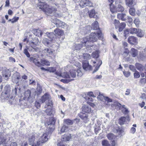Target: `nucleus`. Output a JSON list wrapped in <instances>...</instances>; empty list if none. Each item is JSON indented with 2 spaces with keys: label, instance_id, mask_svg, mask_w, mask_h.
I'll return each mask as SVG.
<instances>
[{
  "label": "nucleus",
  "instance_id": "1",
  "mask_svg": "<svg viewBox=\"0 0 146 146\" xmlns=\"http://www.w3.org/2000/svg\"><path fill=\"white\" fill-rule=\"evenodd\" d=\"M37 134L32 135L28 139V143L31 146H41L42 144L46 142L48 139L46 133L44 134L38 138L36 137Z\"/></svg>",
  "mask_w": 146,
  "mask_h": 146
},
{
  "label": "nucleus",
  "instance_id": "2",
  "mask_svg": "<svg viewBox=\"0 0 146 146\" xmlns=\"http://www.w3.org/2000/svg\"><path fill=\"white\" fill-rule=\"evenodd\" d=\"M39 2L38 4L37 7L41 9L47 15H49L56 11V8L54 7H50L46 3V1L54 2L55 0H38Z\"/></svg>",
  "mask_w": 146,
  "mask_h": 146
},
{
  "label": "nucleus",
  "instance_id": "3",
  "mask_svg": "<svg viewBox=\"0 0 146 146\" xmlns=\"http://www.w3.org/2000/svg\"><path fill=\"white\" fill-rule=\"evenodd\" d=\"M102 33L100 31L97 33H92L90 34L89 37L83 38L81 42L83 43H87L89 46H90L89 45L90 42H96L97 41L98 38L99 39H101L102 38Z\"/></svg>",
  "mask_w": 146,
  "mask_h": 146
},
{
  "label": "nucleus",
  "instance_id": "4",
  "mask_svg": "<svg viewBox=\"0 0 146 146\" xmlns=\"http://www.w3.org/2000/svg\"><path fill=\"white\" fill-rule=\"evenodd\" d=\"M41 100L42 103L45 102L46 105L45 106V108L48 106H52V103L51 100V98L50 95L47 93L45 94L41 98Z\"/></svg>",
  "mask_w": 146,
  "mask_h": 146
},
{
  "label": "nucleus",
  "instance_id": "5",
  "mask_svg": "<svg viewBox=\"0 0 146 146\" xmlns=\"http://www.w3.org/2000/svg\"><path fill=\"white\" fill-rule=\"evenodd\" d=\"M113 24L116 29L118 28L119 32L122 31L126 26V24L125 23H119V21L116 19H115L113 21Z\"/></svg>",
  "mask_w": 146,
  "mask_h": 146
},
{
  "label": "nucleus",
  "instance_id": "6",
  "mask_svg": "<svg viewBox=\"0 0 146 146\" xmlns=\"http://www.w3.org/2000/svg\"><path fill=\"white\" fill-rule=\"evenodd\" d=\"M99 28L98 23L97 21H96L92 24V27H91L90 26L88 25L84 27V30H87V31L85 33H88L90 32V30L92 29H93L94 30H97Z\"/></svg>",
  "mask_w": 146,
  "mask_h": 146
},
{
  "label": "nucleus",
  "instance_id": "7",
  "mask_svg": "<svg viewBox=\"0 0 146 146\" xmlns=\"http://www.w3.org/2000/svg\"><path fill=\"white\" fill-rule=\"evenodd\" d=\"M46 55L52 58H55L54 50L50 48H46L43 50Z\"/></svg>",
  "mask_w": 146,
  "mask_h": 146
},
{
  "label": "nucleus",
  "instance_id": "8",
  "mask_svg": "<svg viewBox=\"0 0 146 146\" xmlns=\"http://www.w3.org/2000/svg\"><path fill=\"white\" fill-rule=\"evenodd\" d=\"M10 92V88L8 86H5L4 87V90L2 94V95L5 99L9 98Z\"/></svg>",
  "mask_w": 146,
  "mask_h": 146
},
{
  "label": "nucleus",
  "instance_id": "9",
  "mask_svg": "<svg viewBox=\"0 0 146 146\" xmlns=\"http://www.w3.org/2000/svg\"><path fill=\"white\" fill-rule=\"evenodd\" d=\"M76 72L78 73V76H81L82 75V73L80 70H77ZM69 74L70 78H75L76 76V71L75 70L73 69H71L69 72Z\"/></svg>",
  "mask_w": 146,
  "mask_h": 146
},
{
  "label": "nucleus",
  "instance_id": "10",
  "mask_svg": "<svg viewBox=\"0 0 146 146\" xmlns=\"http://www.w3.org/2000/svg\"><path fill=\"white\" fill-rule=\"evenodd\" d=\"M2 74L3 77H5L6 80L8 79V78L11 76L10 72L9 70L5 68H3Z\"/></svg>",
  "mask_w": 146,
  "mask_h": 146
},
{
  "label": "nucleus",
  "instance_id": "11",
  "mask_svg": "<svg viewBox=\"0 0 146 146\" xmlns=\"http://www.w3.org/2000/svg\"><path fill=\"white\" fill-rule=\"evenodd\" d=\"M73 138V135L71 134H65L61 137V140L63 141H69Z\"/></svg>",
  "mask_w": 146,
  "mask_h": 146
},
{
  "label": "nucleus",
  "instance_id": "12",
  "mask_svg": "<svg viewBox=\"0 0 146 146\" xmlns=\"http://www.w3.org/2000/svg\"><path fill=\"white\" fill-rule=\"evenodd\" d=\"M82 66L83 69L86 71L89 70L91 68V66H90L87 61H84L82 63Z\"/></svg>",
  "mask_w": 146,
  "mask_h": 146
},
{
  "label": "nucleus",
  "instance_id": "13",
  "mask_svg": "<svg viewBox=\"0 0 146 146\" xmlns=\"http://www.w3.org/2000/svg\"><path fill=\"white\" fill-rule=\"evenodd\" d=\"M56 23H55L57 27L64 28L66 27L67 25L64 22L60 21L58 19H56Z\"/></svg>",
  "mask_w": 146,
  "mask_h": 146
},
{
  "label": "nucleus",
  "instance_id": "14",
  "mask_svg": "<svg viewBox=\"0 0 146 146\" xmlns=\"http://www.w3.org/2000/svg\"><path fill=\"white\" fill-rule=\"evenodd\" d=\"M82 39H82L81 41V42L82 43L81 44H76L75 45V48L76 50H79L82 48L83 46H86L87 47V48H88V47H87V46H89L87 44V43H85L84 42V43H83L82 42H81V41H82Z\"/></svg>",
  "mask_w": 146,
  "mask_h": 146
},
{
  "label": "nucleus",
  "instance_id": "15",
  "mask_svg": "<svg viewBox=\"0 0 146 146\" xmlns=\"http://www.w3.org/2000/svg\"><path fill=\"white\" fill-rule=\"evenodd\" d=\"M30 60L31 61L33 62L35 65L38 67L42 66V64L38 61V60L34 57H31L30 58Z\"/></svg>",
  "mask_w": 146,
  "mask_h": 146
},
{
  "label": "nucleus",
  "instance_id": "16",
  "mask_svg": "<svg viewBox=\"0 0 146 146\" xmlns=\"http://www.w3.org/2000/svg\"><path fill=\"white\" fill-rule=\"evenodd\" d=\"M82 109L83 112L88 113L90 112L91 110L90 106L88 105H84L82 107Z\"/></svg>",
  "mask_w": 146,
  "mask_h": 146
},
{
  "label": "nucleus",
  "instance_id": "17",
  "mask_svg": "<svg viewBox=\"0 0 146 146\" xmlns=\"http://www.w3.org/2000/svg\"><path fill=\"white\" fill-rule=\"evenodd\" d=\"M127 17L125 14L119 13L117 15V18L121 20L122 21H125Z\"/></svg>",
  "mask_w": 146,
  "mask_h": 146
},
{
  "label": "nucleus",
  "instance_id": "18",
  "mask_svg": "<svg viewBox=\"0 0 146 146\" xmlns=\"http://www.w3.org/2000/svg\"><path fill=\"white\" fill-rule=\"evenodd\" d=\"M38 43L37 42H35L33 41H31L29 42V44L32 48L35 51H37L38 50L39 48L36 47L35 46L37 45Z\"/></svg>",
  "mask_w": 146,
  "mask_h": 146
},
{
  "label": "nucleus",
  "instance_id": "19",
  "mask_svg": "<svg viewBox=\"0 0 146 146\" xmlns=\"http://www.w3.org/2000/svg\"><path fill=\"white\" fill-rule=\"evenodd\" d=\"M55 35L58 36H61L64 34L63 31L58 28H57L54 31Z\"/></svg>",
  "mask_w": 146,
  "mask_h": 146
},
{
  "label": "nucleus",
  "instance_id": "20",
  "mask_svg": "<svg viewBox=\"0 0 146 146\" xmlns=\"http://www.w3.org/2000/svg\"><path fill=\"white\" fill-rule=\"evenodd\" d=\"M114 106L117 109L119 110L121 109L122 108H124L125 106L124 105H121L120 104L117 102H114V104L112 105L111 106L112 107H113Z\"/></svg>",
  "mask_w": 146,
  "mask_h": 146
},
{
  "label": "nucleus",
  "instance_id": "21",
  "mask_svg": "<svg viewBox=\"0 0 146 146\" xmlns=\"http://www.w3.org/2000/svg\"><path fill=\"white\" fill-rule=\"evenodd\" d=\"M126 5L129 7L133 6L135 5L134 0H125Z\"/></svg>",
  "mask_w": 146,
  "mask_h": 146
},
{
  "label": "nucleus",
  "instance_id": "22",
  "mask_svg": "<svg viewBox=\"0 0 146 146\" xmlns=\"http://www.w3.org/2000/svg\"><path fill=\"white\" fill-rule=\"evenodd\" d=\"M128 41L131 44H133L134 43L137 42V39L136 38L133 36H131L129 37L128 39Z\"/></svg>",
  "mask_w": 146,
  "mask_h": 146
},
{
  "label": "nucleus",
  "instance_id": "23",
  "mask_svg": "<svg viewBox=\"0 0 146 146\" xmlns=\"http://www.w3.org/2000/svg\"><path fill=\"white\" fill-rule=\"evenodd\" d=\"M40 62L41 64H42V66H44V65L46 66H50V62L44 59H41Z\"/></svg>",
  "mask_w": 146,
  "mask_h": 146
},
{
  "label": "nucleus",
  "instance_id": "24",
  "mask_svg": "<svg viewBox=\"0 0 146 146\" xmlns=\"http://www.w3.org/2000/svg\"><path fill=\"white\" fill-rule=\"evenodd\" d=\"M74 121H73L69 119H64V124L67 125H72Z\"/></svg>",
  "mask_w": 146,
  "mask_h": 146
},
{
  "label": "nucleus",
  "instance_id": "25",
  "mask_svg": "<svg viewBox=\"0 0 146 146\" xmlns=\"http://www.w3.org/2000/svg\"><path fill=\"white\" fill-rule=\"evenodd\" d=\"M31 91L28 90L25 92V98H27V100L29 101L31 98Z\"/></svg>",
  "mask_w": 146,
  "mask_h": 146
},
{
  "label": "nucleus",
  "instance_id": "26",
  "mask_svg": "<svg viewBox=\"0 0 146 146\" xmlns=\"http://www.w3.org/2000/svg\"><path fill=\"white\" fill-rule=\"evenodd\" d=\"M137 69L140 71H142L144 68V66L141 64L139 63H136L135 64Z\"/></svg>",
  "mask_w": 146,
  "mask_h": 146
},
{
  "label": "nucleus",
  "instance_id": "27",
  "mask_svg": "<svg viewBox=\"0 0 146 146\" xmlns=\"http://www.w3.org/2000/svg\"><path fill=\"white\" fill-rule=\"evenodd\" d=\"M55 119L53 117L51 118L50 119L48 123V125H50L51 126H53L55 123Z\"/></svg>",
  "mask_w": 146,
  "mask_h": 146
},
{
  "label": "nucleus",
  "instance_id": "28",
  "mask_svg": "<svg viewBox=\"0 0 146 146\" xmlns=\"http://www.w3.org/2000/svg\"><path fill=\"white\" fill-rule=\"evenodd\" d=\"M46 34L47 36L51 40H52L53 39L55 36V34L52 32L49 33L47 32L46 33Z\"/></svg>",
  "mask_w": 146,
  "mask_h": 146
},
{
  "label": "nucleus",
  "instance_id": "29",
  "mask_svg": "<svg viewBox=\"0 0 146 146\" xmlns=\"http://www.w3.org/2000/svg\"><path fill=\"white\" fill-rule=\"evenodd\" d=\"M127 119L128 118L126 117H121L119 119V124L120 125L123 124Z\"/></svg>",
  "mask_w": 146,
  "mask_h": 146
},
{
  "label": "nucleus",
  "instance_id": "30",
  "mask_svg": "<svg viewBox=\"0 0 146 146\" xmlns=\"http://www.w3.org/2000/svg\"><path fill=\"white\" fill-rule=\"evenodd\" d=\"M131 55L133 57H136L137 54L138 52L137 50L134 48H132L130 51Z\"/></svg>",
  "mask_w": 146,
  "mask_h": 146
},
{
  "label": "nucleus",
  "instance_id": "31",
  "mask_svg": "<svg viewBox=\"0 0 146 146\" xmlns=\"http://www.w3.org/2000/svg\"><path fill=\"white\" fill-rule=\"evenodd\" d=\"M107 137L109 140H113L115 139L116 136L112 133H109L107 135Z\"/></svg>",
  "mask_w": 146,
  "mask_h": 146
},
{
  "label": "nucleus",
  "instance_id": "32",
  "mask_svg": "<svg viewBox=\"0 0 146 146\" xmlns=\"http://www.w3.org/2000/svg\"><path fill=\"white\" fill-rule=\"evenodd\" d=\"M110 9L112 13H113L116 12V8L115 7L112 3H111L110 4Z\"/></svg>",
  "mask_w": 146,
  "mask_h": 146
},
{
  "label": "nucleus",
  "instance_id": "33",
  "mask_svg": "<svg viewBox=\"0 0 146 146\" xmlns=\"http://www.w3.org/2000/svg\"><path fill=\"white\" fill-rule=\"evenodd\" d=\"M89 16L90 17L96 18L95 13L94 9H92L91 11L88 12Z\"/></svg>",
  "mask_w": 146,
  "mask_h": 146
},
{
  "label": "nucleus",
  "instance_id": "34",
  "mask_svg": "<svg viewBox=\"0 0 146 146\" xmlns=\"http://www.w3.org/2000/svg\"><path fill=\"white\" fill-rule=\"evenodd\" d=\"M61 75L62 77L64 78H70V76L69 74V73L67 72H64L62 73Z\"/></svg>",
  "mask_w": 146,
  "mask_h": 146
},
{
  "label": "nucleus",
  "instance_id": "35",
  "mask_svg": "<svg viewBox=\"0 0 146 146\" xmlns=\"http://www.w3.org/2000/svg\"><path fill=\"white\" fill-rule=\"evenodd\" d=\"M12 92L13 94L17 95L20 92V88L18 87H15L14 89L12 90Z\"/></svg>",
  "mask_w": 146,
  "mask_h": 146
},
{
  "label": "nucleus",
  "instance_id": "36",
  "mask_svg": "<svg viewBox=\"0 0 146 146\" xmlns=\"http://www.w3.org/2000/svg\"><path fill=\"white\" fill-rule=\"evenodd\" d=\"M99 51L96 50L93 52L92 55V57L94 58H97L99 56Z\"/></svg>",
  "mask_w": 146,
  "mask_h": 146
},
{
  "label": "nucleus",
  "instance_id": "37",
  "mask_svg": "<svg viewBox=\"0 0 146 146\" xmlns=\"http://www.w3.org/2000/svg\"><path fill=\"white\" fill-rule=\"evenodd\" d=\"M50 42V41L46 38H44L42 41V43L46 46L49 45Z\"/></svg>",
  "mask_w": 146,
  "mask_h": 146
},
{
  "label": "nucleus",
  "instance_id": "38",
  "mask_svg": "<svg viewBox=\"0 0 146 146\" xmlns=\"http://www.w3.org/2000/svg\"><path fill=\"white\" fill-rule=\"evenodd\" d=\"M68 126L64 124L61 129V131L62 132H66L68 131Z\"/></svg>",
  "mask_w": 146,
  "mask_h": 146
},
{
  "label": "nucleus",
  "instance_id": "39",
  "mask_svg": "<svg viewBox=\"0 0 146 146\" xmlns=\"http://www.w3.org/2000/svg\"><path fill=\"white\" fill-rule=\"evenodd\" d=\"M87 0H82L79 1L80 5L82 8L85 7L86 3Z\"/></svg>",
  "mask_w": 146,
  "mask_h": 146
},
{
  "label": "nucleus",
  "instance_id": "40",
  "mask_svg": "<svg viewBox=\"0 0 146 146\" xmlns=\"http://www.w3.org/2000/svg\"><path fill=\"white\" fill-rule=\"evenodd\" d=\"M81 114H80V117L84 120L85 123H86L88 121V116L86 115H82Z\"/></svg>",
  "mask_w": 146,
  "mask_h": 146
},
{
  "label": "nucleus",
  "instance_id": "41",
  "mask_svg": "<svg viewBox=\"0 0 146 146\" xmlns=\"http://www.w3.org/2000/svg\"><path fill=\"white\" fill-rule=\"evenodd\" d=\"M116 9V12L117 11L122 12L124 10L123 7L121 5H118Z\"/></svg>",
  "mask_w": 146,
  "mask_h": 146
},
{
  "label": "nucleus",
  "instance_id": "42",
  "mask_svg": "<svg viewBox=\"0 0 146 146\" xmlns=\"http://www.w3.org/2000/svg\"><path fill=\"white\" fill-rule=\"evenodd\" d=\"M137 31L136 28H131L129 29V33L131 34H136Z\"/></svg>",
  "mask_w": 146,
  "mask_h": 146
},
{
  "label": "nucleus",
  "instance_id": "43",
  "mask_svg": "<svg viewBox=\"0 0 146 146\" xmlns=\"http://www.w3.org/2000/svg\"><path fill=\"white\" fill-rule=\"evenodd\" d=\"M83 57L84 59L87 60L90 59L91 58L90 55L87 53H84L83 54Z\"/></svg>",
  "mask_w": 146,
  "mask_h": 146
},
{
  "label": "nucleus",
  "instance_id": "44",
  "mask_svg": "<svg viewBox=\"0 0 146 146\" xmlns=\"http://www.w3.org/2000/svg\"><path fill=\"white\" fill-rule=\"evenodd\" d=\"M102 145L103 146H110L109 142L106 140H104L102 141Z\"/></svg>",
  "mask_w": 146,
  "mask_h": 146
},
{
  "label": "nucleus",
  "instance_id": "45",
  "mask_svg": "<svg viewBox=\"0 0 146 146\" xmlns=\"http://www.w3.org/2000/svg\"><path fill=\"white\" fill-rule=\"evenodd\" d=\"M103 96V98H104V99L106 101H107L108 102H111L112 101V99H110L108 98V97H105L103 95L101 94L99 92V94L98 95L99 96Z\"/></svg>",
  "mask_w": 146,
  "mask_h": 146
},
{
  "label": "nucleus",
  "instance_id": "46",
  "mask_svg": "<svg viewBox=\"0 0 146 146\" xmlns=\"http://www.w3.org/2000/svg\"><path fill=\"white\" fill-rule=\"evenodd\" d=\"M129 13L131 15L134 16L135 15V9L133 8H130L129 10Z\"/></svg>",
  "mask_w": 146,
  "mask_h": 146
},
{
  "label": "nucleus",
  "instance_id": "47",
  "mask_svg": "<svg viewBox=\"0 0 146 146\" xmlns=\"http://www.w3.org/2000/svg\"><path fill=\"white\" fill-rule=\"evenodd\" d=\"M116 131L117 133L119 136H121L124 134V131L121 129H117Z\"/></svg>",
  "mask_w": 146,
  "mask_h": 146
},
{
  "label": "nucleus",
  "instance_id": "48",
  "mask_svg": "<svg viewBox=\"0 0 146 146\" xmlns=\"http://www.w3.org/2000/svg\"><path fill=\"white\" fill-rule=\"evenodd\" d=\"M137 33V35L139 37H141L144 36V34L141 29H138Z\"/></svg>",
  "mask_w": 146,
  "mask_h": 146
},
{
  "label": "nucleus",
  "instance_id": "49",
  "mask_svg": "<svg viewBox=\"0 0 146 146\" xmlns=\"http://www.w3.org/2000/svg\"><path fill=\"white\" fill-rule=\"evenodd\" d=\"M129 52V50L127 49H125L124 51L123 55L124 57H125L127 56Z\"/></svg>",
  "mask_w": 146,
  "mask_h": 146
},
{
  "label": "nucleus",
  "instance_id": "50",
  "mask_svg": "<svg viewBox=\"0 0 146 146\" xmlns=\"http://www.w3.org/2000/svg\"><path fill=\"white\" fill-rule=\"evenodd\" d=\"M99 63L100 64V65H98L96 66L94 70L93 71V73H94L98 70L100 66L102 63V61L101 60H100L99 61Z\"/></svg>",
  "mask_w": 146,
  "mask_h": 146
},
{
  "label": "nucleus",
  "instance_id": "51",
  "mask_svg": "<svg viewBox=\"0 0 146 146\" xmlns=\"http://www.w3.org/2000/svg\"><path fill=\"white\" fill-rule=\"evenodd\" d=\"M134 76L135 78H137L140 77V75L139 72L137 71H135V72L134 74Z\"/></svg>",
  "mask_w": 146,
  "mask_h": 146
},
{
  "label": "nucleus",
  "instance_id": "52",
  "mask_svg": "<svg viewBox=\"0 0 146 146\" xmlns=\"http://www.w3.org/2000/svg\"><path fill=\"white\" fill-rule=\"evenodd\" d=\"M88 96L90 97H92L93 98H95L96 96L94 95L92 92H90L87 93V96Z\"/></svg>",
  "mask_w": 146,
  "mask_h": 146
},
{
  "label": "nucleus",
  "instance_id": "53",
  "mask_svg": "<svg viewBox=\"0 0 146 146\" xmlns=\"http://www.w3.org/2000/svg\"><path fill=\"white\" fill-rule=\"evenodd\" d=\"M46 113L48 115H51L52 114V111L50 109L48 108L46 110Z\"/></svg>",
  "mask_w": 146,
  "mask_h": 146
},
{
  "label": "nucleus",
  "instance_id": "54",
  "mask_svg": "<svg viewBox=\"0 0 146 146\" xmlns=\"http://www.w3.org/2000/svg\"><path fill=\"white\" fill-rule=\"evenodd\" d=\"M140 83L142 85L145 84L146 83V79L144 78L141 79Z\"/></svg>",
  "mask_w": 146,
  "mask_h": 146
},
{
  "label": "nucleus",
  "instance_id": "55",
  "mask_svg": "<svg viewBox=\"0 0 146 146\" xmlns=\"http://www.w3.org/2000/svg\"><path fill=\"white\" fill-rule=\"evenodd\" d=\"M86 3L85 7H92V3L90 1L87 0Z\"/></svg>",
  "mask_w": 146,
  "mask_h": 146
},
{
  "label": "nucleus",
  "instance_id": "56",
  "mask_svg": "<svg viewBox=\"0 0 146 146\" xmlns=\"http://www.w3.org/2000/svg\"><path fill=\"white\" fill-rule=\"evenodd\" d=\"M123 74L124 76L126 77H128L130 75V72L128 71H123Z\"/></svg>",
  "mask_w": 146,
  "mask_h": 146
},
{
  "label": "nucleus",
  "instance_id": "57",
  "mask_svg": "<svg viewBox=\"0 0 146 146\" xmlns=\"http://www.w3.org/2000/svg\"><path fill=\"white\" fill-rule=\"evenodd\" d=\"M23 52L27 57H30V54L27 49H25L24 50Z\"/></svg>",
  "mask_w": 146,
  "mask_h": 146
},
{
  "label": "nucleus",
  "instance_id": "58",
  "mask_svg": "<svg viewBox=\"0 0 146 146\" xmlns=\"http://www.w3.org/2000/svg\"><path fill=\"white\" fill-rule=\"evenodd\" d=\"M125 107V106H124V108H122L121 109H123L122 110V112L126 114L128 112V110Z\"/></svg>",
  "mask_w": 146,
  "mask_h": 146
},
{
  "label": "nucleus",
  "instance_id": "59",
  "mask_svg": "<svg viewBox=\"0 0 146 146\" xmlns=\"http://www.w3.org/2000/svg\"><path fill=\"white\" fill-rule=\"evenodd\" d=\"M74 80V79H73L70 80L62 79L61 80V81L62 82L64 83H68L69 82L73 80Z\"/></svg>",
  "mask_w": 146,
  "mask_h": 146
},
{
  "label": "nucleus",
  "instance_id": "60",
  "mask_svg": "<svg viewBox=\"0 0 146 146\" xmlns=\"http://www.w3.org/2000/svg\"><path fill=\"white\" fill-rule=\"evenodd\" d=\"M134 23L135 24L136 26H137L139 25L140 23V21L139 19L136 18L134 20Z\"/></svg>",
  "mask_w": 146,
  "mask_h": 146
},
{
  "label": "nucleus",
  "instance_id": "61",
  "mask_svg": "<svg viewBox=\"0 0 146 146\" xmlns=\"http://www.w3.org/2000/svg\"><path fill=\"white\" fill-rule=\"evenodd\" d=\"M54 126H51V125H50V126L49 127V128L48 129V131L49 132V133H51L52 132V131L54 130Z\"/></svg>",
  "mask_w": 146,
  "mask_h": 146
},
{
  "label": "nucleus",
  "instance_id": "62",
  "mask_svg": "<svg viewBox=\"0 0 146 146\" xmlns=\"http://www.w3.org/2000/svg\"><path fill=\"white\" fill-rule=\"evenodd\" d=\"M84 98L86 100H88V101L92 102L93 101V99L90 97L86 96L84 97Z\"/></svg>",
  "mask_w": 146,
  "mask_h": 146
},
{
  "label": "nucleus",
  "instance_id": "63",
  "mask_svg": "<svg viewBox=\"0 0 146 146\" xmlns=\"http://www.w3.org/2000/svg\"><path fill=\"white\" fill-rule=\"evenodd\" d=\"M129 68L130 70L133 72H134L136 71L135 67L133 65H130L129 66Z\"/></svg>",
  "mask_w": 146,
  "mask_h": 146
},
{
  "label": "nucleus",
  "instance_id": "64",
  "mask_svg": "<svg viewBox=\"0 0 146 146\" xmlns=\"http://www.w3.org/2000/svg\"><path fill=\"white\" fill-rule=\"evenodd\" d=\"M19 19V17H14L12 19V21L11 23H14L16 21H17Z\"/></svg>",
  "mask_w": 146,
  "mask_h": 146
}]
</instances>
